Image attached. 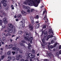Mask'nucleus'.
I'll return each instance as SVG.
<instances>
[{"mask_svg": "<svg viewBox=\"0 0 61 61\" xmlns=\"http://www.w3.org/2000/svg\"><path fill=\"white\" fill-rule=\"evenodd\" d=\"M9 26L11 28V29H9V30H8L7 32L10 33H12L13 31L14 32H15V28L14 26H13L12 24H10Z\"/></svg>", "mask_w": 61, "mask_h": 61, "instance_id": "f257e3e1", "label": "nucleus"}, {"mask_svg": "<svg viewBox=\"0 0 61 61\" xmlns=\"http://www.w3.org/2000/svg\"><path fill=\"white\" fill-rule=\"evenodd\" d=\"M28 56L26 57L27 59L30 58H32V59H33L35 58V55H32V54L31 53H29Z\"/></svg>", "mask_w": 61, "mask_h": 61, "instance_id": "f03ea898", "label": "nucleus"}, {"mask_svg": "<svg viewBox=\"0 0 61 61\" xmlns=\"http://www.w3.org/2000/svg\"><path fill=\"white\" fill-rule=\"evenodd\" d=\"M29 27L30 29L31 30H33L34 29L33 25H31V24H30L29 25Z\"/></svg>", "mask_w": 61, "mask_h": 61, "instance_id": "7ed1b4c3", "label": "nucleus"}, {"mask_svg": "<svg viewBox=\"0 0 61 61\" xmlns=\"http://www.w3.org/2000/svg\"><path fill=\"white\" fill-rule=\"evenodd\" d=\"M32 0H28V5H29L30 6H32Z\"/></svg>", "mask_w": 61, "mask_h": 61, "instance_id": "20e7f679", "label": "nucleus"}, {"mask_svg": "<svg viewBox=\"0 0 61 61\" xmlns=\"http://www.w3.org/2000/svg\"><path fill=\"white\" fill-rule=\"evenodd\" d=\"M49 56L50 57V58L51 59H52V57H54V56L53 55V54H51V53H49L48 54Z\"/></svg>", "mask_w": 61, "mask_h": 61, "instance_id": "39448f33", "label": "nucleus"}, {"mask_svg": "<svg viewBox=\"0 0 61 61\" xmlns=\"http://www.w3.org/2000/svg\"><path fill=\"white\" fill-rule=\"evenodd\" d=\"M32 3V5H34V6H35V7H37V6H38V4H35V1H34V0H32L31 1Z\"/></svg>", "mask_w": 61, "mask_h": 61, "instance_id": "423d86ee", "label": "nucleus"}, {"mask_svg": "<svg viewBox=\"0 0 61 61\" xmlns=\"http://www.w3.org/2000/svg\"><path fill=\"white\" fill-rule=\"evenodd\" d=\"M26 35L27 37L28 38H27V37H25L24 38L25 40H28V38H29V34L28 33H27L26 34Z\"/></svg>", "mask_w": 61, "mask_h": 61, "instance_id": "0eeeda50", "label": "nucleus"}, {"mask_svg": "<svg viewBox=\"0 0 61 61\" xmlns=\"http://www.w3.org/2000/svg\"><path fill=\"white\" fill-rule=\"evenodd\" d=\"M23 20L22 21H21L20 22L22 23V27H24L25 26V20Z\"/></svg>", "mask_w": 61, "mask_h": 61, "instance_id": "6e6552de", "label": "nucleus"}, {"mask_svg": "<svg viewBox=\"0 0 61 61\" xmlns=\"http://www.w3.org/2000/svg\"><path fill=\"white\" fill-rule=\"evenodd\" d=\"M23 8L26 9H27V10H29L30 9V7L25 5H23Z\"/></svg>", "mask_w": 61, "mask_h": 61, "instance_id": "1a4fd4ad", "label": "nucleus"}, {"mask_svg": "<svg viewBox=\"0 0 61 61\" xmlns=\"http://www.w3.org/2000/svg\"><path fill=\"white\" fill-rule=\"evenodd\" d=\"M32 40H33V38L32 37H30V38L29 39V40L30 44H32Z\"/></svg>", "mask_w": 61, "mask_h": 61, "instance_id": "9d476101", "label": "nucleus"}, {"mask_svg": "<svg viewBox=\"0 0 61 61\" xmlns=\"http://www.w3.org/2000/svg\"><path fill=\"white\" fill-rule=\"evenodd\" d=\"M21 14H23V15H26V13L23 10H22V11H21Z\"/></svg>", "mask_w": 61, "mask_h": 61, "instance_id": "9b49d317", "label": "nucleus"}, {"mask_svg": "<svg viewBox=\"0 0 61 61\" xmlns=\"http://www.w3.org/2000/svg\"><path fill=\"white\" fill-rule=\"evenodd\" d=\"M13 45L12 44H10L8 46V48H12L13 47Z\"/></svg>", "mask_w": 61, "mask_h": 61, "instance_id": "f8f14e48", "label": "nucleus"}, {"mask_svg": "<svg viewBox=\"0 0 61 61\" xmlns=\"http://www.w3.org/2000/svg\"><path fill=\"white\" fill-rule=\"evenodd\" d=\"M28 3V1H24L23 2V4H24V5H27V3Z\"/></svg>", "mask_w": 61, "mask_h": 61, "instance_id": "ddd939ff", "label": "nucleus"}, {"mask_svg": "<svg viewBox=\"0 0 61 61\" xmlns=\"http://www.w3.org/2000/svg\"><path fill=\"white\" fill-rule=\"evenodd\" d=\"M2 40H3L4 42H5L6 41V38L5 37L3 38L2 39Z\"/></svg>", "mask_w": 61, "mask_h": 61, "instance_id": "4468645a", "label": "nucleus"}, {"mask_svg": "<svg viewBox=\"0 0 61 61\" xmlns=\"http://www.w3.org/2000/svg\"><path fill=\"white\" fill-rule=\"evenodd\" d=\"M8 59L9 60H12V57L11 56H9L8 57Z\"/></svg>", "mask_w": 61, "mask_h": 61, "instance_id": "2eb2a0df", "label": "nucleus"}, {"mask_svg": "<svg viewBox=\"0 0 61 61\" xmlns=\"http://www.w3.org/2000/svg\"><path fill=\"white\" fill-rule=\"evenodd\" d=\"M39 26H40L39 24H38L36 25V26L37 28H38L39 27Z\"/></svg>", "mask_w": 61, "mask_h": 61, "instance_id": "dca6fc26", "label": "nucleus"}, {"mask_svg": "<svg viewBox=\"0 0 61 61\" xmlns=\"http://www.w3.org/2000/svg\"><path fill=\"white\" fill-rule=\"evenodd\" d=\"M57 44H58V43H55V44L53 46L54 47H56V46L57 45Z\"/></svg>", "mask_w": 61, "mask_h": 61, "instance_id": "f3484780", "label": "nucleus"}, {"mask_svg": "<svg viewBox=\"0 0 61 61\" xmlns=\"http://www.w3.org/2000/svg\"><path fill=\"white\" fill-rule=\"evenodd\" d=\"M16 56V60H19L20 58H19L18 57V56Z\"/></svg>", "mask_w": 61, "mask_h": 61, "instance_id": "a211bd4d", "label": "nucleus"}, {"mask_svg": "<svg viewBox=\"0 0 61 61\" xmlns=\"http://www.w3.org/2000/svg\"><path fill=\"white\" fill-rule=\"evenodd\" d=\"M7 55H9V56L10 55H11V52L9 51L7 53Z\"/></svg>", "mask_w": 61, "mask_h": 61, "instance_id": "6ab92c4d", "label": "nucleus"}, {"mask_svg": "<svg viewBox=\"0 0 61 61\" xmlns=\"http://www.w3.org/2000/svg\"><path fill=\"white\" fill-rule=\"evenodd\" d=\"M50 35H49L47 37V39H48L47 40H46L47 41L48 40V39H49L50 38Z\"/></svg>", "mask_w": 61, "mask_h": 61, "instance_id": "aec40b11", "label": "nucleus"}, {"mask_svg": "<svg viewBox=\"0 0 61 61\" xmlns=\"http://www.w3.org/2000/svg\"><path fill=\"white\" fill-rule=\"evenodd\" d=\"M30 18L31 21L34 20V18L33 17V16H31L30 17Z\"/></svg>", "mask_w": 61, "mask_h": 61, "instance_id": "412c9836", "label": "nucleus"}, {"mask_svg": "<svg viewBox=\"0 0 61 61\" xmlns=\"http://www.w3.org/2000/svg\"><path fill=\"white\" fill-rule=\"evenodd\" d=\"M35 19H38L39 18V16L38 15H37L36 16L35 18Z\"/></svg>", "mask_w": 61, "mask_h": 61, "instance_id": "4be33fe9", "label": "nucleus"}, {"mask_svg": "<svg viewBox=\"0 0 61 61\" xmlns=\"http://www.w3.org/2000/svg\"><path fill=\"white\" fill-rule=\"evenodd\" d=\"M2 36H5V37H6V34L4 33H2Z\"/></svg>", "mask_w": 61, "mask_h": 61, "instance_id": "5701e85b", "label": "nucleus"}, {"mask_svg": "<svg viewBox=\"0 0 61 61\" xmlns=\"http://www.w3.org/2000/svg\"><path fill=\"white\" fill-rule=\"evenodd\" d=\"M28 48L29 49V48H30L29 47H31V44H30V43H28Z\"/></svg>", "mask_w": 61, "mask_h": 61, "instance_id": "b1692460", "label": "nucleus"}, {"mask_svg": "<svg viewBox=\"0 0 61 61\" xmlns=\"http://www.w3.org/2000/svg\"><path fill=\"white\" fill-rule=\"evenodd\" d=\"M9 9V7H7L6 8H5L4 9H5V10H8V9Z\"/></svg>", "mask_w": 61, "mask_h": 61, "instance_id": "393cba45", "label": "nucleus"}, {"mask_svg": "<svg viewBox=\"0 0 61 61\" xmlns=\"http://www.w3.org/2000/svg\"><path fill=\"white\" fill-rule=\"evenodd\" d=\"M2 21L1 20H0V25H1L2 26Z\"/></svg>", "mask_w": 61, "mask_h": 61, "instance_id": "a878e982", "label": "nucleus"}, {"mask_svg": "<svg viewBox=\"0 0 61 61\" xmlns=\"http://www.w3.org/2000/svg\"><path fill=\"white\" fill-rule=\"evenodd\" d=\"M17 17L18 18V17H22V15L21 14H19L18 15Z\"/></svg>", "mask_w": 61, "mask_h": 61, "instance_id": "bb28decb", "label": "nucleus"}, {"mask_svg": "<svg viewBox=\"0 0 61 61\" xmlns=\"http://www.w3.org/2000/svg\"><path fill=\"white\" fill-rule=\"evenodd\" d=\"M6 5H7V4L5 3H4L3 4V6L4 7H5V6H6Z\"/></svg>", "mask_w": 61, "mask_h": 61, "instance_id": "cd10ccee", "label": "nucleus"}, {"mask_svg": "<svg viewBox=\"0 0 61 61\" xmlns=\"http://www.w3.org/2000/svg\"><path fill=\"white\" fill-rule=\"evenodd\" d=\"M35 51L34 49L32 50V52L33 54H35Z\"/></svg>", "mask_w": 61, "mask_h": 61, "instance_id": "c85d7f7f", "label": "nucleus"}, {"mask_svg": "<svg viewBox=\"0 0 61 61\" xmlns=\"http://www.w3.org/2000/svg\"><path fill=\"white\" fill-rule=\"evenodd\" d=\"M41 45L43 48H45V45H44L43 43L41 44Z\"/></svg>", "mask_w": 61, "mask_h": 61, "instance_id": "c756f323", "label": "nucleus"}, {"mask_svg": "<svg viewBox=\"0 0 61 61\" xmlns=\"http://www.w3.org/2000/svg\"><path fill=\"white\" fill-rule=\"evenodd\" d=\"M16 47H13L12 48V50H16Z\"/></svg>", "mask_w": 61, "mask_h": 61, "instance_id": "7c9ffc66", "label": "nucleus"}, {"mask_svg": "<svg viewBox=\"0 0 61 61\" xmlns=\"http://www.w3.org/2000/svg\"><path fill=\"white\" fill-rule=\"evenodd\" d=\"M30 11L31 12H34V11H35V10L33 9H31Z\"/></svg>", "mask_w": 61, "mask_h": 61, "instance_id": "2f4dec72", "label": "nucleus"}, {"mask_svg": "<svg viewBox=\"0 0 61 61\" xmlns=\"http://www.w3.org/2000/svg\"><path fill=\"white\" fill-rule=\"evenodd\" d=\"M19 51L20 54H22V53H23V51H22L21 50H20Z\"/></svg>", "mask_w": 61, "mask_h": 61, "instance_id": "473e14b6", "label": "nucleus"}, {"mask_svg": "<svg viewBox=\"0 0 61 61\" xmlns=\"http://www.w3.org/2000/svg\"><path fill=\"white\" fill-rule=\"evenodd\" d=\"M12 59L13 60H15V57H12Z\"/></svg>", "mask_w": 61, "mask_h": 61, "instance_id": "72a5a7b5", "label": "nucleus"}, {"mask_svg": "<svg viewBox=\"0 0 61 61\" xmlns=\"http://www.w3.org/2000/svg\"><path fill=\"white\" fill-rule=\"evenodd\" d=\"M42 41L43 43H44V42H45V40L44 39H42Z\"/></svg>", "mask_w": 61, "mask_h": 61, "instance_id": "f704fd0d", "label": "nucleus"}, {"mask_svg": "<svg viewBox=\"0 0 61 61\" xmlns=\"http://www.w3.org/2000/svg\"><path fill=\"white\" fill-rule=\"evenodd\" d=\"M8 36H10V34L9 33H7L6 35V37H7Z\"/></svg>", "mask_w": 61, "mask_h": 61, "instance_id": "c9c22d12", "label": "nucleus"}, {"mask_svg": "<svg viewBox=\"0 0 61 61\" xmlns=\"http://www.w3.org/2000/svg\"><path fill=\"white\" fill-rule=\"evenodd\" d=\"M44 34L45 35H45H47V32L46 31L45 32H44Z\"/></svg>", "mask_w": 61, "mask_h": 61, "instance_id": "e433bc0d", "label": "nucleus"}, {"mask_svg": "<svg viewBox=\"0 0 61 61\" xmlns=\"http://www.w3.org/2000/svg\"><path fill=\"white\" fill-rule=\"evenodd\" d=\"M16 50L17 51H19L20 50H19V48H16Z\"/></svg>", "mask_w": 61, "mask_h": 61, "instance_id": "4c0bfd02", "label": "nucleus"}, {"mask_svg": "<svg viewBox=\"0 0 61 61\" xmlns=\"http://www.w3.org/2000/svg\"><path fill=\"white\" fill-rule=\"evenodd\" d=\"M4 56L3 55L1 57V59H4Z\"/></svg>", "mask_w": 61, "mask_h": 61, "instance_id": "58836bf2", "label": "nucleus"}, {"mask_svg": "<svg viewBox=\"0 0 61 61\" xmlns=\"http://www.w3.org/2000/svg\"><path fill=\"white\" fill-rule=\"evenodd\" d=\"M4 22V23L5 24H7V23H8V22H7V21L6 20V21H5Z\"/></svg>", "mask_w": 61, "mask_h": 61, "instance_id": "ea45409f", "label": "nucleus"}, {"mask_svg": "<svg viewBox=\"0 0 61 61\" xmlns=\"http://www.w3.org/2000/svg\"><path fill=\"white\" fill-rule=\"evenodd\" d=\"M31 23L33 25L35 24V23H34V20H31Z\"/></svg>", "mask_w": 61, "mask_h": 61, "instance_id": "a19ab883", "label": "nucleus"}, {"mask_svg": "<svg viewBox=\"0 0 61 61\" xmlns=\"http://www.w3.org/2000/svg\"><path fill=\"white\" fill-rule=\"evenodd\" d=\"M54 41L53 40H52L51 41V44H53V43H54Z\"/></svg>", "mask_w": 61, "mask_h": 61, "instance_id": "79ce46f5", "label": "nucleus"}, {"mask_svg": "<svg viewBox=\"0 0 61 61\" xmlns=\"http://www.w3.org/2000/svg\"><path fill=\"white\" fill-rule=\"evenodd\" d=\"M21 42H22V43H25V41H22Z\"/></svg>", "mask_w": 61, "mask_h": 61, "instance_id": "37998d69", "label": "nucleus"}, {"mask_svg": "<svg viewBox=\"0 0 61 61\" xmlns=\"http://www.w3.org/2000/svg\"><path fill=\"white\" fill-rule=\"evenodd\" d=\"M18 57L19 58H22V55H19Z\"/></svg>", "mask_w": 61, "mask_h": 61, "instance_id": "c03bdc74", "label": "nucleus"}, {"mask_svg": "<svg viewBox=\"0 0 61 61\" xmlns=\"http://www.w3.org/2000/svg\"><path fill=\"white\" fill-rule=\"evenodd\" d=\"M46 12V10H45V11H44L43 12V13L42 14L43 15H44L45 13V12Z\"/></svg>", "mask_w": 61, "mask_h": 61, "instance_id": "a18cd8bd", "label": "nucleus"}, {"mask_svg": "<svg viewBox=\"0 0 61 61\" xmlns=\"http://www.w3.org/2000/svg\"><path fill=\"white\" fill-rule=\"evenodd\" d=\"M12 53L13 55H15V51H12Z\"/></svg>", "mask_w": 61, "mask_h": 61, "instance_id": "49530a36", "label": "nucleus"}, {"mask_svg": "<svg viewBox=\"0 0 61 61\" xmlns=\"http://www.w3.org/2000/svg\"><path fill=\"white\" fill-rule=\"evenodd\" d=\"M1 3L2 4H4L5 3V2H4V1L3 0L1 1Z\"/></svg>", "mask_w": 61, "mask_h": 61, "instance_id": "de8ad7c7", "label": "nucleus"}, {"mask_svg": "<svg viewBox=\"0 0 61 61\" xmlns=\"http://www.w3.org/2000/svg\"><path fill=\"white\" fill-rule=\"evenodd\" d=\"M2 42V40L1 38H0V43H1Z\"/></svg>", "mask_w": 61, "mask_h": 61, "instance_id": "09e8293b", "label": "nucleus"}, {"mask_svg": "<svg viewBox=\"0 0 61 61\" xmlns=\"http://www.w3.org/2000/svg\"><path fill=\"white\" fill-rule=\"evenodd\" d=\"M43 44H44L45 45H46V44H47L46 42H44V43H43Z\"/></svg>", "mask_w": 61, "mask_h": 61, "instance_id": "8fccbe9b", "label": "nucleus"}, {"mask_svg": "<svg viewBox=\"0 0 61 61\" xmlns=\"http://www.w3.org/2000/svg\"><path fill=\"white\" fill-rule=\"evenodd\" d=\"M20 60L21 61H25V60L23 59H21Z\"/></svg>", "mask_w": 61, "mask_h": 61, "instance_id": "3c124183", "label": "nucleus"}, {"mask_svg": "<svg viewBox=\"0 0 61 61\" xmlns=\"http://www.w3.org/2000/svg\"><path fill=\"white\" fill-rule=\"evenodd\" d=\"M53 37V35H52V34L51 35V36H50V38H52Z\"/></svg>", "mask_w": 61, "mask_h": 61, "instance_id": "603ef678", "label": "nucleus"}, {"mask_svg": "<svg viewBox=\"0 0 61 61\" xmlns=\"http://www.w3.org/2000/svg\"><path fill=\"white\" fill-rule=\"evenodd\" d=\"M44 60L45 61H49V60L47 59H44Z\"/></svg>", "mask_w": 61, "mask_h": 61, "instance_id": "864d4df0", "label": "nucleus"}, {"mask_svg": "<svg viewBox=\"0 0 61 61\" xmlns=\"http://www.w3.org/2000/svg\"><path fill=\"white\" fill-rule=\"evenodd\" d=\"M50 48H51V49H52L53 48V46H50Z\"/></svg>", "mask_w": 61, "mask_h": 61, "instance_id": "5fc2aeb1", "label": "nucleus"}, {"mask_svg": "<svg viewBox=\"0 0 61 61\" xmlns=\"http://www.w3.org/2000/svg\"><path fill=\"white\" fill-rule=\"evenodd\" d=\"M2 8V7H1V2H0V9H1Z\"/></svg>", "mask_w": 61, "mask_h": 61, "instance_id": "6e6d98bb", "label": "nucleus"}, {"mask_svg": "<svg viewBox=\"0 0 61 61\" xmlns=\"http://www.w3.org/2000/svg\"><path fill=\"white\" fill-rule=\"evenodd\" d=\"M43 28L45 29L46 28V25H45L43 27Z\"/></svg>", "mask_w": 61, "mask_h": 61, "instance_id": "4d7b16f0", "label": "nucleus"}, {"mask_svg": "<svg viewBox=\"0 0 61 61\" xmlns=\"http://www.w3.org/2000/svg\"><path fill=\"white\" fill-rule=\"evenodd\" d=\"M6 18H5L3 19V21L4 22H5V21H6Z\"/></svg>", "mask_w": 61, "mask_h": 61, "instance_id": "13d9d810", "label": "nucleus"}, {"mask_svg": "<svg viewBox=\"0 0 61 61\" xmlns=\"http://www.w3.org/2000/svg\"><path fill=\"white\" fill-rule=\"evenodd\" d=\"M27 10V12H28L29 13H30V10Z\"/></svg>", "mask_w": 61, "mask_h": 61, "instance_id": "bf43d9fd", "label": "nucleus"}, {"mask_svg": "<svg viewBox=\"0 0 61 61\" xmlns=\"http://www.w3.org/2000/svg\"><path fill=\"white\" fill-rule=\"evenodd\" d=\"M20 34H23V32H22V31H20Z\"/></svg>", "mask_w": 61, "mask_h": 61, "instance_id": "052dcab7", "label": "nucleus"}, {"mask_svg": "<svg viewBox=\"0 0 61 61\" xmlns=\"http://www.w3.org/2000/svg\"><path fill=\"white\" fill-rule=\"evenodd\" d=\"M52 30H51V29H49V32H52Z\"/></svg>", "mask_w": 61, "mask_h": 61, "instance_id": "680f3d73", "label": "nucleus"}, {"mask_svg": "<svg viewBox=\"0 0 61 61\" xmlns=\"http://www.w3.org/2000/svg\"><path fill=\"white\" fill-rule=\"evenodd\" d=\"M23 43H21L20 44V46H23Z\"/></svg>", "mask_w": 61, "mask_h": 61, "instance_id": "e2e57ef3", "label": "nucleus"}, {"mask_svg": "<svg viewBox=\"0 0 61 61\" xmlns=\"http://www.w3.org/2000/svg\"><path fill=\"white\" fill-rule=\"evenodd\" d=\"M2 14L4 15H5V12H3V14Z\"/></svg>", "mask_w": 61, "mask_h": 61, "instance_id": "0e129e2a", "label": "nucleus"}, {"mask_svg": "<svg viewBox=\"0 0 61 61\" xmlns=\"http://www.w3.org/2000/svg\"><path fill=\"white\" fill-rule=\"evenodd\" d=\"M46 15H45V16L44 18V19L45 20H46Z\"/></svg>", "mask_w": 61, "mask_h": 61, "instance_id": "69168bd1", "label": "nucleus"}, {"mask_svg": "<svg viewBox=\"0 0 61 61\" xmlns=\"http://www.w3.org/2000/svg\"><path fill=\"white\" fill-rule=\"evenodd\" d=\"M59 49H61V45H60L59 47Z\"/></svg>", "mask_w": 61, "mask_h": 61, "instance_id": "338daca9", "label": "nucleus"}, {"mask_svg": "<svg viewBox=\"0 0 61 61\" xmlns=\"http://www.w3.org/2000/svg\"><path fill=\"white\" fill-rule=\"evenodd\" d=\"M36 59H33V61H36Z\"/></svg>", "mask_w": 61, "mask_h": 61, "instance_id": "774afa93", "label": "nucleus"}]
</instances>
